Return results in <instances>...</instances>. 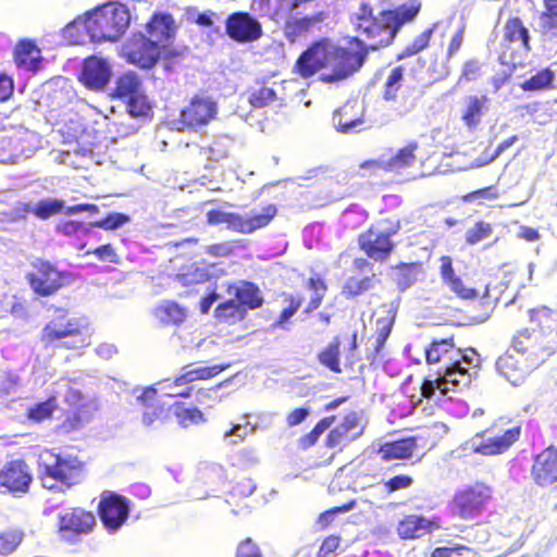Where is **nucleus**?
Listing matches in <instances>:
<instances>
[{
	"mask_svg": "<svg viewBox=\"0 0 557 557\" xmlns=\"http://www.w3.org/2000/svg\"><path fill=\"white\" fill-rule=\"evenodd\" d=\"M129 22V11L124 4L106 3L69 23L64 35L75 45L84 42L85 34L91 41H116L128 28Z\"/></svg>",
	"mask_w": 557,
	"mask_h": 557,
	"instance_id": "obj_3",
	"label": "nucleus"
},
{
	"mask_svg": "<svg viewBox=\"0 0 557 557\" xmlns=\"http://www.w3.org/2000/svg\"><path fill=\"white\" fill-rule=\"evenodd\" d=\"M235 557H264L261 548L251 539L246 537L236 547Z\"/></svg>",
	"mask_w": 557,
	"mask_h": 557,
	"instance_id": "obj_64",
	"label": "nucleus"
},
{
	"mask_svg": "<svg viewBox=\"0 0 557 557\" xmlns=\"http://www.w3.org/2000/svg\"><path fill=\"white\" fill-rule=\"evenodd\" d=\"M246 315L247 312L234 299L224 300L214 309V318L230 325L243 321Z\"/></svg>",
	"mask_w": 557,
	"mask_h": 557,
	"instance_id": "obj_47",
	"label": "nucleus"
},
{
	"mask_svg": "<svg viewBox=\"0 0 557 557\" xmlns=\"http://www.w3.org/2000/svg\"><path fill=\"white\" fill-rule=\"evenodd\" d=\"M480 363L472 364L459 361L438 370L434 377H426L421 384V396L425 399L441 400V396L447 395L450 391L468 387L472 381L473 371Z\"/></svg>",
	"mask_w": 557,
	"mask_h": 557,
	"instance_id": "obj_7",
	"label": "nucleus"
},
{
	"mask_svg": "<svg viewBox=\"0 0 557 557\" xmlns=\"http://www.w3.org/2000/svg\"><path fill=\"white\" fill-rule=\"evenodd\" d=\"M493 233V227L490 223L484 221L476 222L471 228H469L466 233V242L469 245H474L487 237H490Z\"/></svg>",
	"mask_w": 557,
	"mask_h": 557,
	"instance_id": "obj_61",
	"label": "nucleus"
},
{
	"mask_svg": "<svg viewBox=\"0 0 557 557\" xmlns=\"http://www.w3.org/2000/svg\"><path fill=\"white\" fill-rule=\"evenodd\" d=\"M97 511L106 531L115 533L128 519L129 500L115 492L104 491L100 495Z\"/></svg>",
	"mask_w": 557,
	"mask_h": 557,
	"instance_id": "obj_19",
	"label": "nucleus"
},
{
	"mask_svg": "<svg viewBox=\"0 0 557 557\" xmlns=\"http://www.w3.org/2000/svg\"><path fill=\"white\" fill-rule=\"evenodd\" d=\"M25 278L32 292L39 297L53 296L74 282L72 272L59 269L45 258H36L30 262Z\"/></svg>",
	"mask_w": 557,
	"mask_h": 557,
	"instance_id": "obj_8",
	"label": "nucleus"
},
{
	"mask_svg": "<svg viewBox=\"0 0 557 557\" xmlns=\"http://www.w3.org/2000/svg\"><path fill=\"white\" fill-rule=\"evenodd\" d=\"M420 0H409L394 9L382 10L374 14L369 3H361L354 17L355 32L358 36L349 37L346 41L360 70L366 64L369 53L389 47L401 27L413 21L421 11Z\"/></svg>",
	"mask_w": 557,
	"mask_h": 557,
	"instance_id": "obj_1",
	"label": "nucleus"
},
{
	"mask_svg": "<svg viewBox=\"0 0 557 557\" xmlns=\"http://www.w3.org/2000/svg\"><path fill=\"white\" fill-rule=\"evenodd\" d=\"M144 90L141 77L134 71L121 73L114 81V88L110 92L112 99L124 101L137 96Z\"/></svg>",
	"mask_w": 557,
	"mask_h": 557,
	"instance_id": "obj_36",
	"label": "nucleus"
},
{
	"mask_svg": "<svg viewBox=\"0 0 557 557\" xmlns=\"http://www.w3.org/2000/svg\"><path fill=\"white\" fill-rule=\"evenodd\" d=\"M141 410L143 423L151 426L154 423H162L169 419V409L160 400L158 391L148 386L141 389L140 395L136 398Z\"/></svg>",
	"mask_w": 557,
	"mask_h": 557,
	"instance_id": "obj_27",
	"label": "nucleus"
},
{
	"mask_svg": "<svg viewBox=\"0 0 557 557\" xmlns=\"http://www.w3.org/2000/svg\"><path fill=\"white\" fill-rule=\"evenodd\" d=\"M306 287L312 292V295L304 307L302 313L309 315L321 307L327 292V283L320 274H315L306 281Z\"/></svg>",
	"mask_w": 557,
	"mask_h": 557,
	"instance_id": "obj_45",
	"label": "nucleus"
},
{
	"mask_svg": "<svg viewBox=\"0 0 557 557\" xmlns=\"http://www.w3.org/2000/svg\"><path fill=\"white\" fill-rule=\"evenodd\" d=\"M55 409V397L50 396L47 400L37 403L36 405L29 407L26 411V417L28 420L33 422L40 423L45 420L50 419Z\"/></svg>",
	"mask_w": 557,
	"mask_h": 557,
	"instance_id": "obj_52",
	"label": "nucleus"
},
{
	"mask_svg": "<svg viewBox=\"0 0 557 557\" xmlns=\"http://www.w3.org/2000/svg\"><path fill=\"white\" fill-rule=\"evenodd\" d=\"M13 58L18 69L37 71L41 62V51L34 41L25 39L16 44Z\"/></svg>",
	"mask_w": 557,
	"mask_h": 557,
	"instance_id": "obj_37",
	"label": "nucleus"
},
{
	"mask_svg": "<svg viewBox=\"0 0 557 557\" xmlns=\"http://www.w3.org/2000/svg\"><path fill=\"white\" fill-rule=\"evenodd\" d=\"M38 478L49 492L66 493L82 484L87 476V465L77 455L46 449L38 457Z\"/></svg>",
	"mask_w": 557,
	"mask_h": 557,
	"instance_id": "obj_4",
	"label": "nucleus"
},
{
	"mask_svg": "<svg viewBox=\"0 0 557 557\" xmlns=\"http://www.w3.org/2000/svg\"><path fill=\"white\" fill-rule=\"evenodd\" d=\"M225 33L235 42H253L262 36L261 23L247 12H234L225 21Z\"/></svg>",
	"mask_w": 557,
	"mask_h": 557,
	"instance_id": "obj_23",
	"label": "nucleus"
},
{
	"mask_svg": "<svg viewBox=\"0 0 557 557\" xmlns=\"http://www.w3.org/2000/svg\"><path fill=\"white\" fill-rule=\"evenodd\" d=\"M530 478L541 488L557 483V447L549 445L533 457Z\"/></svg>",
	"mask_w": 557,
	"mask_h": 557,
	"instance_id": "obj_22",
	"label": "nucleus"
},
{
	"mask_svg": "<svg viewBox=\"0 0 557 557\" xmlns=\"http://www.w3.org/2000/svg\"><path fill=\"white\" fill-rule=\"evenodd\" d=\"M393 270L395 271V284L399 290L404 292L418 281L422 263L419 261L398 262Z\"/></svg>",
	"mask_w": 557,
	"mask_h": 557,
	"instance_id": "obj_43",
	"label": "nucleus"
},
{
	"mask_svg": "<svg viewBox=\"0 0 557 557\" xmlns=\"http://www.w3.org/2000/svg\"><path fill=\"white\" fill-rule=\"evenodd\" d=\"M492 498V487L483 482H475L454 494L451 508L460 518L472 519L486 508Z\"/></svg>",
	"mask_w": 557,
	"mask_h": 557,
	"instance_id": "obj_15",
	"label": "nucleus"
},
{
	"mask_svg": "<svg viewBox=\"0 0 557 557\" xmlns=\"http://www.w3.org/2000/svg\"><path fill=\"white\" fill-rule=\"evenodd\" d=\"M321 22L319 14L312 16H289L283 26L285 38L290 42H296L299 38L308 35L313 27Z\"/></svg>",
	"mask_w": 557,
	"mask_h": 557,
	"instance_id": "obj_40",
	"label": "nucleus"
},
{
	"mask_svg": "<svg viewBox=\"0 0 557 557\" xmlns=\"http://www.w3.org/2000/svg\"><path fill=\"white\" fill-rule=\"evenodd\" d=\"M513 350L523 357L531 367L544 363L555 351L554 339L550 333L532 329L521 330L512 337Z\"/></svg>",
	"mask_w": 557,
	"mask_h": 557,
	"instance_id": "obj_11",
	"label": "nucleus"
},
{
	"mask_svg": "<svg viewBox=\"0 0 557 557\" xmlns=\"http://www.w3.org/2000/svg\"><path fill=\"white\" fill-rule=\"evenodd\" d=\"M173 407L174 416L178 424L183 428L201 424L207 421L203 412L196 407H186L182 401H175Z\"/></svg>",
	"mask_w": 557,
	"mask_h": 557,
	"instance_id": "obj_49",
	"label": "nucleus"
},
{
	"mask_svg": "<svg viewBox=\"0 0 557 557\" xmlns=\"http://www.w3.org/2000/svg\"><path fill=\"white\" fill-rule=\"evenodd\" d=\"M425 359L428 363H442L443 370L456 362L463 361L472 364L481 362L480 355L473 349H460L456 347L454 336L447 338L433 339L425 348Z\"/></svg>",
	"mask_w": 557,
	"mask_h": 557,
	"instance_id": "obj_17",
	"label": "nucleus"
},
{
	"mask_svg": "<svg viewBox=\"0 0 557 557\" xmlns=\"http://www.w3.org/2000/svg\"><path fill=\"white\" fill-rule=\"evenodd\" d=\"M440 524L434 519L421 515H407L397 524L396 531L401 540H416L437 530Z\"/></svg>",
	"mask_w": 557,
	"mask_h": 557,
	"instance_id": "obj_29",
	"label": "nucleus"
},
{
	"mask_svg": "<svg viewBox=\"0 0 557 557\" xmlns=\"http://www.w3.org/2000/svg\"><path fill=\"white\" fill-rule=\"evenodd\" d=\"M437 24H432L429 28L424 29L414 39L409 42L396 57L397 60H403L412 55H416L420 51L426 49L430 45L431 38Z\"/></svg>",
	"mask_w": 557,
	"mask_h": 557,
	"instance_id": "obj_51",
	"label": "nucleus"
},
{
	"mask_svg": "<svg viewBox=\"0 0 557 557\" xmlns=\"http://www.w3.org/2000/svg\"><path fill=\"white\" fill-rule=\"evenodd\" d=\"M499 197V193L495 186H486L476 190H472L462 196L465 202H479L481 200H495Z\"/></svg>",
	"mask_w": 557,
	"mask_h": 557,
	"instance_id": "obj_63",
	"label": "nucleus"
},
{
	"mask_svg": "<svg viewBox=\"0 0 557 557\" xmlns=\"http://www.w3.org/2000/svg\"><path fill=\"white\" fill-rule=\"evenodd\" d=\"M40 341L46 347L81 349L90 345V334L78 319L62 313L45 324Z\"/></svg>",
	"mask_w": 557,
	"mask_h": 557,
	"instance_id": "obj_6",
	"label": "nucleus"
},
{
	"mask_svg": "<svg viewBox=\"0 0 557 557\" xmlns=\"http://www.w3.org/2000/svg\"><path fill=\"white\" fill-rule=\"evenodd\" d=\"M218 112V102L212 97L196 95L181 111L180 122L188 129H197L215 120Z\"/></svg>",
	"mask_w": 557,
	"mask_h": 557,
	"instance_id": "obj_21",
	"label": "nucleus"
},
{
	"mask_svg": "<svg viewBox=\"0 0 557 557\" xmlns=\"http://www.w3.org/2000/svg\"><path fill=\"white\" fill-rule=\"evenodd\" d=\"M356 55L348 45L341 46L332 42L329 38H320L311 42L297 58L294 64V73L304 79L311 78L318 72L320 81L326 84H334L345 81L360 71Z\"/></svg>",
	"mask_w": 557,
	"mask_h": 557,
	"instance_id": "obj_2",
	"label": "nucleus"
},
{
	"mask_svg": "<svg viewBox=\"0 0 557 557\" xmlns=\"http://www.w3.org/2000/svg\"><path fill=\"white\" fill-rule=\"evenodd\" d=\"M154 317L162 326H180L187 318V309L174 300H163L156 307Z\"/></svg>",
	"mask_w": 557,
	"mask_h": 557,
	"instance_id": "obj_39",
	"label": "nucleus"
},
{
	"mask_svg": "<svg viewBox=\"0 0 557 557\" xmlns=\"http://www.w3.org/2000/svg\"><path fill=\"white\" fill-rule=\"evenodd\" d=\"M96 528V515L84 507L74 506L58 513L54 532L61 543L73 546L91 535Z\"/></svg>",
	"mask_w": 557,
	"mask_h": 557,
	"instance_id": "obj_9",
	"label": "nucleus"
},
{
	"mask_svg": "<svg viewBox=\"0 0 557 557\" xmlns=\"http://www.w3.org/2000/svg\"><path fill=\"white\" fill-rule=\"evenodd\" d=\"M377 281L375 273L369 275L352 274L343 282L341 296L346 300H355L372 290Z\"/></svg>",
	"mask_w": 557,
	"mask_h": 557,
	"instance_id": "obj_35",
	"label": "nucleus"
},
{
	"mask_svg": "<svg viewBox=\"0 0 557 557\" xmlns=\"http://www.w3.org/2000/svg\"><path fill=\"white\" fill-rule=\"evenodd\" d=\"M178 55L177 51H165L164 46L159 45L141 33L133 34L127 38L120 52V57L126 63L140 70L153 69L162 57L168 59Z\"/></svg>",
	"mask_w": 557,
	"mask_h": 557,
	"instance_id": "obj_10",
	"label": "nucleus"
},
{
	"mask_svg": "<svg viewBox=\"0 0 557 557\" xmlns=\"http://www.w3.org/2000/svg\"><path fill=\"white\" fill-rule=\"evenodd\" d=\"M335 420H336V416H334V414L321 418L314 424V426L311 429V431L301 435L297 440L298 448H300L302 450H307L310 447L314 446L318 443V441L320 440L321 435L332 426V424L335 422Z\"/></svg>",
	"mask_w": 557,
	"mask_h": 557,
	"instance_id": "obj_48",
	"label": "nucleus"
},
{
	"mask_svg": "<svg viewBox=\"0 0 557 557\" xmlns=\"http://www.w3.org/2000/svg\"><path fill=\"white\" fill-rule=\"evenodd\" d=\"M400 230L401 219L397 214L384 215L358 235V247L371 261L385 263L395 251L393 237Z\"/></svg>",
	"mask_w": 557,
	"mask_h": 557,
	"instance_id": "obj_5",
	"label": "nucleus"
},
{
	"mask_svg": "<svg viewBox=\"0 0 557 557\" xmlns=\"http://www.w3.org/2000/svg\"><path fill=\"white\" fill-rule=\"evenodd\" d=\"M284 307L277 318L270 324L271 331L282 330L288 331L290 329V319L300 310L304 304V298L298 294L283 293Z\"/></svg>",
	"mask_w": 557,
	"mask_h": 557,
	"instance_id": "obj_42",
	"label": "nucleus"
},
{
	"mask_svg": "<svg viewBox=\"0 0 557 557\" xmlns=\"http://www.w3.org/2000/svg\"><path fill=\"white\" fill-rule=\"evenodd\" d=\"M496 368L504 377L516 385L536 367H531L530 363L520 355L515 356L513 354L505 352L498 357Z\"/></svg>",
	"mask_w": 557,
	"mask_h": 557,
	"instance_id": "obj_32",
	"label": "nucleus"
},
{
	"mask_svg": "<svg viewBox=\"0 0 557 557\" xmlns=\"http://www.w3.org/2000/svg\"><path fill=\"white\" fill-rule=\"evenodd\" d=\"M33 481L32 468L24 459L10 460L0 469V494L25 495Z\"/></svg>",
	"mask_w": 557,
	"mask_h": 557,
	"instance_id": "obj_20",
	"label": "nucleus"
},
{
	"mask_svg": "<svg viewBox=\"0 0 557 557\" xmlns=\"http://www.w3.org/2000/svg\"><path fill=\"white\" fill-rule=\"evenodd\" d=\"M112 70L109 62L96 55L88 57L84 60L79 82L89 90L100 91L110 82Z\"/></svg>",
	"mask_w": 557,
	"mask_h": 557,
	"instance_id": "obj_26",
	"label": "nucleus"
},
{
	"mask_svg": "<svg viewBox=\"0 0 557 557\" xmlns=\"http://www.w3.org/2000/svg\"><path fill=\"white\" fill-rule=\"evenodd\" d=\"M503 37L506 42L520 41L524 50H531L529 30L518 16H511L506 21Z\"/></svg>",
	"mask_w": 557,
	"mask_h": 557,
	"instance_id": "obj_46",
	"label": "nucleus"
},
{
	"mask_svg": "<svg viewBox=\"0 0 557 557\" xmlns=\"http://www.w3.org/2000/svg\"><path fill=\"white\" fill-rule=\"evenodd\" d=\"M418 148L417 141H410L397 149L391 158L385 160L387 173L398 174L406 169L412 168L417 161Z\"/></svg>",
	"mask_w": 557,
	"mask_h": 557,
	"instance_id": "obj_41",
	"label": "nucleus"
},
{
	"mask_svg": "<svg viewBox=\"0 0 557 557\" xmlns=\"http://www.w3.org/2000/svg\"><path fill=\"white\" fill-rule=\"evenodd\" d=\"M37 148L36 136L28 128L12 126L0 132V162L15 163L21 157H28Z\"/></svg>",
	"mask_w": 557,
	"mask_h": 557,
	"instance_id": "obj_16",
	"label": "nucleus"
},
{
	"mask_svg": "<svg viewBox=\"0 0 557 557\" xmlns=\"http://www.w3.org/2000/svg\"><path fill=\"white\" fill-rule=\"evenodd\" d=\"M226 290L246 312L259 309L264 304L259 286L252 282L240 281L238 284H230Z\"/></svg>",
	"mask_w": 557,
	"mask_h": 557,
	"instance_id": "obj_31",
	"label": "nucleus"
},
{
	"mask_svg": "<svg viewBox=\"0 0 557 557\" xmlns=\"http://www.w3.org/2000/svg\"><path fill=\"white\" fill-rule=\"evenodd\" d=\"M424 433L428 432L423 431L422 434ZM422 438L421 433H419L413 436L386 442L379 447L377 454L383 461L410 459L419 447L424 448L426 446L425 444H420Z\"/></svg>",
	"mask_w": 557,
	"mask_h": 557,
	"instance_id": "obj_28",
	"label": "nucleus"
},
{
	"mask_svg": "<svg viewBox=\"0 0 557 557\" xmlns=\"http://www.w3.org/2000/svg\"><path fill=\"white\" fill-rule=\"evenodd\" d=\"M123 102L126 103L128 113L134 117H141L149 114L151 106L144 90L138 92L137 96L131 97Z\"/></svg>",
	"mask_w": 557,
	"mask_h": 557,
	"instance_id": "obj_55",
	"label": "nucleus"
},
{
	"mask_svg": "<svg viewBox=\"0 0 557 557\" xmlns=\"http://www.w3.org/2000/svg\"><path fill=\"white\" fill-rule=\"evenodd\" d=\"M405 75V67L403 65H398L393 67L383 85L382 98L385 101H396L398 97V92L403 86Z\"/></svg>",
	"mask_w": 557,
	"mask_h": 557,
	"instance_id": "obj_50",
	"label": "nucleus"
},
{
	"mask_svg": "<svg viewBox=\"0 0 557 557\" xmlns=\"http://www.w3.org/2000/svg\"><path fill=\"white\" fill-rule=\"evenodd\" d=\"M528 315L530 322L539 327L536 331H544V329H549L552 325V311L546 307L530 309Z\"/></svg>",
	"mask_w": 557,
	"mask_h": 557,
	"instance_id": "obj_60",
	"label": "nucleus"
},
{
	"mask_svg": "<svg viewBox=\"0 0 557 557\" xmlns=\"http://www.w3.org/2000/svg\"><path fill=\"white\" fill-rule=\"evenodd\" d=\"M545 10L541 13V26L545 30L557 28V0H543Z\"/></svg>",
	"mask_w": 557,
	"mask_h": 557,
	"instance_id": "obj_62",
	"label": "nucleus"
},
{
	"mask_svg": "<svg viewBox=\"0 0 557 557\" xmlns=\"http://www.w3.org/2000/svg\"><path fill=\"white\" fill-rule=\"evenodd\" d=\"M414 483L412 475L407 473L396 474L383 482V488L386 494L391 495L398 491L408 490Z\"/></svg>",
	"mask_w": 557,
	"mask_h": 557,
	"instance_id": "obj_58",
	"label": "nucleus"
},
{
	"mask_svg": "<svg viewBox=\"0 0 557 557\" xmlns=\"http://www.w3.org/2000/svg\"><path fill=\"white\" fill-rule=\"evenodd\" d=\"M440 262L441 278L453 293L462 299H473L478 296V292L472 287H467L462 280L455 273L453 259L449 256H442Z\"/></svg>",
	"mask_w": 557,
	"mask_h": 557,
	"instance_id": "obj_33",
	"label": "nucleus"
},
{
	"mask_svg": "<svg viewBox=\"0 0 557 557\" xmlns=\"http://www.w3.org/2000/svg\"><path fill=\"white\" fill-rule=\"evenodd\" d=\"M366 430V424L358 411L350 410L344 414L341 422L330 429L324 438V447L335 453H343L350 443L359 440Z\"/></svg>",
	"mask_w": 557,
	"mask_h": 557,
	"instance_id": "obj_18",
	"label": "nucleus"
},
{
	"mask_svg": "<svg viewBox=\"0 0 557 557\" xmlns=\"http://www.w3.org/2000/svg\"><path fill=\"white\" fill-rule=\"evenodd\" d=\"M341 346V337L334 336L332 341L324 348H322L317 356L319 363L333 373L342 372Z\"/></svg>",
	"mask_w": 557,
	"mask_h": 557,
	"instance_id": "obj_44",
	"label": "nucleus"
},
{
	"mask_svg": "<svg viewBox=\"0 0 557 557\" xmlns=\"http://www.w3.org/2000/svg\"><path fill=\"white\" fill-rule=\"evenodd\" d=\"M381 315L375 319L373 333L368 337L364 357L371 367H379L387 356V339L392 334L397 310L383 304L379 308Z\"/></svg>",
	"mask_w": 557,
	"mask_h": 557,
	"instance_id": "obj_13",
	"label": "nucleus"
},
{
	"mask_svg": "<svg viewBox=\"0 0 557 557\" xmlns=\"http://www.w3.org/2000/svg\"><path fill=\"white\" fill-rule=\"evenodd\" d=\"M479 557H507L512 552L511 540L498 532L490 533L486 528H479L474 533Z\"/></svg>",
	"mask_w": 557,
	"mask_h": 557,
	"instance_id": "obj_25",
	"label": "nucleus"
},
{
	"mask_svg": "<svg viewBox=\"0 0 557 557\" xmlns=\"http://www.w3.org/2000/svg\"><path fill=\"white\" fill-rule=\"evenodd\" d=\"M366 104L358 99H348L333 113V123L337 132L351 134L359 132L366 120Z\"/></svg>",
	"mask_w": 557,
	"mask_h": 557,
	"instance_id": "obj_24",
	"label": "nucleus"
},
{
	"mask_svg": "<svg viewBox=\"0 0 557 557\" xmlns=\"http://www.w3.org/2000/svg\"><path fill=\"white\" fill-rule=\"evenodd\" d=\"M230 368V363L213 364L210 367L191 368L190 364L182 368V372L173 380V386L190 384L195 381H208Z\"/></svg>",
	"mask_w": 557,
	"mask_h": 557,
	"instance_id": "obj_34",
	"label": "nucleus"
},
{
	"mask_svg": "<svg viewBox=\"0 0 557 557\" xmlns=\"http://www.w3.org/2000/svg\"><path fill=\"white\" fill-rule=\"evenodd\" d=\"M520 435V425L504 428L503 422L498 421L475 434V437H482L483 440L474 444L472 450L482 456L500 455L518 442Z\"/></svg>",
	"mask_w": 557,
	"mask_h": 557,
	"instance_id": "obj_14",
	"label": "nucleus"
},
{
	"mask_svg": "<svg viewBox=\"0 0 557 557\" xmlns=\"http://www.w3.org/2000/svg\"><path fill=\"white\" fill-rule=\"evenodd\" d=\"M146 29L153 41L163 46V42L175 36L176 26L171 14L154 13L146 25Z\"/></svg>",
	"mask_w": 557,
	"mask_h": 557,
	"instance_id": "obj_38",
	"label": "nucleus"
},
{
	"mask_svg": "<svg viewBox=\"0 0 557 557\" xmlns=\"http://www.w3.org/2000/svg\"><path fill=\"white\" fill-rule=\"evenodd\" d=\"M24 534L16 529L5 530L0 533V554L9 555L22 543Z\"/></svg>",
	"mask_w": 557,
	"mask_h": 557,
	"instance_id": "obj_56",
	"label": "nucleus"
},
{
	"mask_svg": "<svg viewBox=\"0 0 557 557\" xmlns=\"http://www.w3.org/2000/svg\"><path fill=\"white\" fill-rule=\"evenodd\" d=\"M488 98L486 95H468L462 99L460 120L470 129H476L487 111Z\"/></svg>",
	"mask_w": 557,
	"mask_h": 557,
	"instance_id": "obj_30",
	"label": "nucleus"
},
{
	"mask_svg": "<svg viewBox=\"0 0 557 557\" xmlns=\"http://www.w3.org/2000/svg\"><path fill=\"white\" fill-rule=\"evenodd\" d=\"M64 201L61 199H42L34 207V215L40 220H47L53 215L63 213Z\"/></svg>",
	"mask_w": 557,
	"mask_h": 557,
	"instance_id": "obj_54",
	"label": "nucleus"
},
{
	"mask_svg": "<svg viewBox=\"0 0 557 557\" xmlns=\"http://www.w3.org/2000/svg\"><path fill=\"white\" fill-rule=\"evenodd\" d=\"M554 79V72L549 69L539 71L529 79L521 84V88L525 91H536L549 88Z\"/></svg>",
	"mask_w": 557,
	"mask_h": 557,
	"instance_id": "obj_53",
	"label": "nucleus"
},
{
	"mask_svg": "<svg viewBox=\"0 0 557 557\" xmlns=\"http://www.w3.org/2000/svg\"><path fill=\"white\" fill-rule=\"evenodd\" d=\"M431 557H479L474 548L455 545V546H443L433 549Z\"/></svg>",
	"mask_w": 557,
	"mask_h": 557,
	"instance_id": "obj_59",
	"label": "nucleus"
},
{
	"mask_svg": "<svg viewBox=\"0 0 557 557\" xmlns=\"http://www.w3.org/2000/svg\"><path fill=\"white\" fill-rule=\"evenodd\" d=\"M276 100V91L272 87L261 86L249 94L248 101L253 108H263Z\"/></svg>",
	"mask_w": 557,
	"mask_h": 557,
	"instance_id": "obj_57",
	"label": "nucleus"
},
{
	"mask_svg": "<svg viewBox=\"0 0 557 557\" xmlns=\"http://www.w3.org/2000/svg\"><path fill=\"white\" fill-rule=\"evenodd\" d=\"M277 214L275 205L270 203L262 208L260 213H253L249 216L240 215L235 212H223L221 210H209L206 214L207 222L210 225L225 223L227 227L239 234H251L260 228L268 226Z\"/></svg>",
	"mask_w": 557,
	"mask_h": 557,
	"instance_id": "obj_12",
	"label": "nucleus"
}]
</instances>
